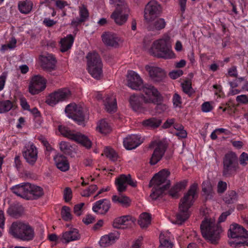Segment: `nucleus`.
Listing matches in <instances>:
<instances>
[{
	"mask_svg": "<svg viewBox=\"0 0 248 248\" xmlns=\"http://www.w3.org/2000/svg\"><path fill=\"white\" fill-rule=\"evenodd\" d=\"M198 184L191 185L184 197L180 200L179 204V211L176 215L175 223L182 225L190 217L189 208L193 205L197 197Z\"/></svg>",
	"mask_w": 248,
	"mask_h": 248,
	"instance_id": "1",
	"label": "nucleus"
},
{
	"mask_svg": "<svg viewBox=\"0 0 248 248\" xmlns=\"http://www.w3.org/2000/svg\"><path fill=\"white\" fill-rule=\"evenodd\" d=\"M170 175V171L163 169L155 173L150 180L149 186L152 189L150 197L153 200L161 198L166 194L165 191L170 186V181L168 179Z\"/></svg>",
	"mask_w": 248,
	"mask_h": 248,
	"instance_id": "2",
	"label": "nucleus"
},
{
	"mask_svg": "<svg viewBox=\"0 0 248 248\" xmlns=\"http://www.w3.org/2000/svg\"><path fill=\"white\" fill-rule=\"evenodd\" d=\"M202 236L211 243L216 244L220 238L222 232L221 226L211 219L205 218L200 225Z\"/></svg>",
	"mask_w": 248,
	"mask_h": 248,
	"instance_id": "3",
	"label": "nucleus"
},
{
	"mask_svg": "<svg viewBox=\"0 0 248 248\" xmlns=\"http://www.w3.org/2000/svg\"><path fill=\"white\" fill-rule=\"evenodd\" d=\"M9 233L14 238L29 241L34 237V230L29 223L17 221L14 222L9 229Z\"/></svg>",
	"mask_w": 248,
	"mask_h": 248,
	"instance_id": "4",
	"label": "nucleus"
},
{
	"mask_svg": "<svg viewBox=\"0 0 248 248\" xmlns=\"http://www.w3.org/2000/svg\"><path fill=\"white\" fill-rule=\"evenodd\" d=\"M143 93L148 95L145 98V103H153L156 104L155 107L156 112L161 113L167 108L166 105L162 104L163 97L156 88L151 85H146L143 88Z\"/></svg>",
	"mask_w": 248,
	"mask_h": 248,
	"instance_id": "5",
	"label": "nucleus"
},
{
	"mask_svg": "<svg viewBox=\"0 0 248 248\" xmlns=\"http://www.w3.org/2000/svg\"><path fill=\"white\" fill-rule=\"evenodd\" d=\"M167 39H160L154 42L149 52L151 55L159 58H171L173 54Z\"/></svg>",
	"mask_w": 248,
	"mask_h": 248,
	"instance_id": "6",
	"label": "nucleus"
},
{
	"mask_svg": "<svg viewBox=\"0 0 248 248\" xmlns=\"http://www.w3.org/2000/svg\"><path fill=\"white\" fill-rule=\"evenodd\" d=\"M239 169V160L236 154L232 152L227 153L223 158L222 175L230 177L234 175Z\"/></svg>",
	"mask_w": 248,
	"mask_h": 248,
	"instance_id": "7",
	"label": "nucleus"
},
{
	"mask_svg": "<svg viewBox=\"0 0 248 248\" xmlns=\"http://www.w3.org/2000/svg\"><path fill=\"white\" fill-rule=\"evenodd\" d=\"M58 129L63 136L80 144L87 149L91 148L92 142L87 136L80 132L72 131L69 128L62 125H59Z\"/></svg>",
	"mask_w": 248,
	"mask_h": 248,
	"instance_id": "8",
	"label": "nucleus"
},
{
	"mask_svg": "<svg viewBox=\"0 0 248 248\" xmlns=\"http://www.w3.org/2000/svg\"><path fill=\"white\" fill-rule=\"evenodd\" d=\"M89 73L92 76L98 79L102 75L103 64L98 53H89L86 56Z\"/></svg>",
	"mask_w": 248,
	"mask_h": 248,
	"instance_id": "9",
	"label": "nucleus"
},
{
	"mask_svg": "<svg viewBox=\"0 0 248 248\" xmlns=\"http://www.w3.org/2000/svg\"><path fill=\"white\" fill-rule=\"evenodd\" d=\"M162 13L161 5L155 0H151L145 6L144 18L147 23L154 21Z\"/></svg>",
	"mask_w": 248,
	"mask_h": 248,
	"instance_id": "10",
	"label": "nucleus"
},
{
	"mask_svg": "<svg viewBox=\"0 0 248 248\" xmlns=\"http://www.w3.org/2000/svg\"><path fill=\"white\" fill-rule=\"evenodd\" d=\"M71 96V92L67 88H62L51 93L46 99L45 102L53 107L59 102L68 100Z\"/></svg>",
	"mask_w": 248,
	"mask_h": 248,
	"instance_id": "11",
	"label": "nucleus"
},
{
	"mask_svg": "<svg viewBox=\"0 0 248 248\" xmlns=\"http://www.w3.org/2000/svg\"><path fill=\"white\" fill-rule=\"evenodd\" d=\"M65 112L69 118L73 119L78 124H84L85 115L83 108L80 106H78L75 103H71L66 107Z\"/></svg>",
	"mask_w": 248,
	"mask_h": 248,
	"instance_id": "12",
	"label": "nucleus"
},
{
	"mask_svg": "<svg viewBox=\"0 0 248 248\" xmlns=\"http://www.w3.org/2000/svg\"><path fill=\"white\" fill-rule=\"evenodd\" d=\"M150 148L155 147L150 160V164L155 165L162 158L167 149V146L162 141L153 142L150 145Z\"/></svg>",
	"mask_w": 248,
	"mask_h": 248,
	"instance_id": "13",
	"label": "nucleus"
},
{
	"mask_svg": "<svg viewBox=\"0 0 248 248\" xmlns=\"http://www.w3.org/2000/svg\"><path fill=\"white\" fill-rule=\"evenodd\" d=\"M46 80L40 75L34 76L30 81L29 91L32 95L38 94L46 88Z\"/></svg>",
	"mask_w": 248,
	"mask_h": 248,
	"instance_id": "14",
	"label": "nucleus"
},
{
	"mask_svg": "<svg viewBox=\"0 0 248 248\" xmlns=\"http://www.w3.org/2000/svg\"><path fill=\"white\" fill-rule=\"evenodd\" d=\"M145 69L148 72L151 80L154 83L163 82L166 78V73L164 70L156 66L146 65Z\"/></svg>",
	"mask_w": 248,
	"mask_h": 248,
	"instance_id": "15",
	"label": "nucleus"
},
{
	"mask_svg": "<svg viewBox=\"0 0 248 248\" xmlns=\"http://www.w3.org/2000/svg\"><path fill=\"white\" fill-rule=\"evenodd\" d=\"M136 221V218L131 216H123L114 220L113 227L117 229L131 228L135 224Z\"/></svg>",
	"mask_w": 248,
	"mask_h": 248,
	"instance_id": "16",
	"label": "nucleus"
},
{
	"mask_svg": "<svg viewBox=\"0 0 248 248\" xmlns=\"http://www.w3.org/2000/svg\"><path fill=\"white\" fill-rule=\"evenodd\" d=\"M41 68L45 71L50 73L55 70L57 60L55 57L49 54L41 55L39 58Z\"/></svg>",
	"mask_w": 248,
	"mask_h": 248,
	"instance_id": "17",
	"label": "nucleus"
},
{
	"mask_svg": "<svg viewBox=\"0 0 248 248\" xmlns=\"http://www.w3.org/2000/svg\"><path fill=\"white\" fill-rule=\"evenodd\" d=\"M228 236L229 237L241 240L243 238H248V232L242 226L234 223L230 226Z\"/></svg>",
	"mask_w": 248,
	"mask_h": 248,
	"instance_id": "18",
	"label": "nucleus"
},
{
	"mask_svg": "<svg viewBox=\"0 0 248 248\" xmlns=\"http://www.w3.org/2000/svg\"><path fill=\"white\" fill-rule=\"evenodd\" d=\"M125 183L133 187L137 186V182L134 181L130 174L127 175L125 174H121L116 179L115 184L117 186V189L119 192H123L126 189V186L124 185Z\"/></svg>",
	"mask_w": 248,
	"mask_h": 248,
	"instance_id": "19",
	"label": "nucleus"
},
{
	"mask_svg": "<svg viewBox=\"0 0 248 248\" xmlns=\"http://www.w3.org/2000/svg\"><path fill=\"white\" fill-rule=\"evenodd\" d=\"M127 86L133 90H138L145 86H142L143 81L135 72L130 71L127 76Z\"/></svg>",
	"mask_w": 248,
	"mask_h": 248,
	"instance_id": "20",
	"label": "nucleus"
},
{
	"mask_svg": "<svg viewBox=\"0 0 248 248\" xmlns=\"http://www.w3.org/2000/svg\"><path fill=\"white\" fill-rule=\"evenodd\" d=\"M111 207L110 201L104 199L96 202L92 208L93 211L98 214L105 215L109 210Z\"/></svg>",
	"mask_w": 248,
	"mask_h": 248,
	"instance_id": "21",
	"label": "nucleus"
},
{
	"mask_svg": "<svg viewBox=\"0 0 248 248\" xmlns=\"http://www.w3.org/2000/svg\"><path fill=\"white\" fill-rule=\"evenodd\" d=\"M102 39L103 43L108 46H111L114 48L118 47L119 43L121 42V39L117 34L107 32L102 35Z\"/></svg>",
	"mask_w": 248,
	"mask_h": 248,
	"instance_id": "22",
	"label": "nucleus"
},
{
	"mask_svg": "<svg viewBox=\"0 0 248 248\" xmlns=\"http://www.w3.org/2000/svg\"><path fill=\"white\" fill-rule=\"evenodd\" d=\"M148 95L144 93L141 96L133 94L130 97L129 103L132 109L135 111H140L143 109V101L145 102V98Z\"/></svg>",
	"mask_w": 248,
	"mask_h": 248,
	"instance_id": "23",
	"label": "nucleus"
},
{
	"mask_svg": "<svg viewBox=\"0 0 248 248\" xmlns=\"http://www.w3.org/2000/svg\"><path fill=\"white\" fill-rule=\"evenodd\" d=\"M30 187V183H22L13 186L11 189L17 196L28 200Z\"/></svg>",
	"mask_w": 248,
	"mask_h": 248,
	"instance_id": "24",
	"label": "nucleus"
},
{
	"mask_svg": "<svg viewBox=\"0 0 248 248\" xmlns=\"http://www.w3.org/2000/svg\"><path fill=\"white\" fill-rule=\"evenodd\" d=\"M37 150L36 147L32 143L23 152V155L27 162L30 165H34L37 159Z\"/></svg>",
	"mask_w": 248,
	"mask_h": 248,
	"instance_id": "25",
	"label": "nucleus"
},
{
	"mask_svg": "<svg viewBox=\"0 0 248 248\" xmlns=\"http://www.w3.org/2000/svg\"><path fill=\"white\" fill-rule=\"evenodd\" d=\"M142 140L139 135H131L124 139L123 143L127 150H132L139 146Z\"/></svg>",
	"mask_w": 248,
	"mask_h": 248,
	"instance_id": "26",
	"label": "nucleus"
},
{
	"mask_svg": "<svg viewBox=\"0 0 248 248\" xmlns=\"http://www.w3.org/2000/svg\"><path fill=\"white\" fill-rule=\"evenodd\" d=\"M53 159L57 168L62 171L65 172L69 170L70 165L66 156L60 154H57Z\"/></svg>",
	"mask_w": 248,
	"mask_h": 248,
	"instance_id": "27",
	"label": "nucleus"
},
{
	"mask_svg": "<svg viewBox=\"0 0 248 248\" xmlns=\"http://www.w3.org/2000/svg\"><path fill=\"white\" fill-rule=\"evenodd\" d=\"M119 236L120 234L116 231L105 235L101 238L99 241L100 245L103 247H107L113 244L116 240L118 239Z\"/></svg>",
	"mask_w": 248,
	"mask_h": 248,
	"instance_id": "28",
	"label": "nucleus"
},
{
	"mask_svg": "<svg viewBox=\"0 0 248 248\" xmlns=\"http://www.w3.org/2000/svg\"><path fill=\"white\" fill-rule=\"evenodd\" d=\"M80 238V235L78 230L75 228L71 229L69 231L62 233V242L68 243L73 241L78 240Z\"/></svg>",
	"mask_w": 248,
	"mask_h": 248,
	"instance_id": "29",
	"label": "nucleus"
},
{
	"mask_svg": "<svg viewBox=\"0 0 248 248\" xmlns=\"http://www.w3.org/2000/svg\"><path fill=\"white\" fill-rule=\"evenodd\" d=\"M79 15L80 18L77 17L76 19H74L72 20L71 25L72 26L77 27L81 23L88 19L89 14L88 10L84 5L79 8Z\"/></svg>",
	"mask_w": 248,
	"mask_h": 248,
	"instance_id": "30",
	"label": "nucleus"
},
{
	"mask_svg": "<svg viewBox=\"0 0 248 248\" xmlns=\"http://www.w3.org/2000/svg\"><path fill=\"white\" fill-rule=\"evenodd\" d=\"M187 183L186 180L177 183L168 191V194L173 199H178L180 196L179 192L186 188Z\"/></svg>",
	"mask_w": 248,
	"mask_h": 248,
	"instance_id": "31",
	"label": "nucleus"
},
{
	"mask_svg": "<svg viewBox=\"0 0 248 248\" xmlns=\"http://www.w3.org/2000/svg\"><path fill=\"white\" fill-rule=\"evenodd\" d=\"M105 109L107 112L111 113L117 110L116 99L112 95H107L103 100Z\"/></svg>",
	"mask_w": 248,
	"mask_h": 248,
	"instance_id": "32",
	"label": "nucleus"
},
{
	"mask_svg": "<svg viewBox=\"0 0 248 248\" xmlns=\"http://www.w3.org/2000/svg\"><path fill=\"white\" fill-rule=\"evenodd\" d=\"M202 192L205 196L206 200H211L213 198L215 192L213 190V186L209 180L204 181L202 183Z\"/></svg>",
	"mask_w": 248,
	"mask_h": 248,
	"instance_id": "33",
	"label": "nucleus"
},
{
	"mask_svg": "<svg viewBox=\"0 0 248 248\" xmlns=\"http://www.w3.org/2000/svg\"><path fill=\"white\" fill-rule=\"evenodd\" d=\"M44 195V190L42 187L31 184L28 200H37Z\"/></svg>",
	"mask_w": 248,
	"mask_h": 248,
	"instance_id": "34",
	"label": "nucleus"
},
{
	"mask_svg": "<svg viewBox=\"0 0 248 248\" xmlns=\"http://www.w3.org/2000/svg\"><path fill=\"white\" fill-rule=\"evenodd\" d=\"M24 212L23 207L19 204L11 205L7 210L8 215L14 218H17L22 216Z\"/></svg>",
	"mask_w": 248,
	"mask_h": 248,
	"instance_id": "35",
	"label": "nucleus"
},
{
	"mask_svg": "<svg viewBox=\"0 0 248 248\" xmlns=\"http://www.w3.org/2000/svg\"><path fill=\"white\" fill-rule=\"evenodd\" d=\"M74 38L72 34L61 39L60 41L61 51L64 52L70 49L74 42Z\"/></svg>",
	"mask_w": 248,
	"mask_h": 248,
	"instance_id": "36",
	"label": "nucleus"
},
{
	"mask_svg": "<svg viewBox=\"0 0 248 248\" xmlns=\"http://www.w3.org/2000/svg\"><path fill=\"white\" fill-rule=\"evenodd\" d=\"M147 29L149 31H160L165 28L166 22L164 18H159L154 22L148 23Z\"/></svg>",
	"mask_w": 248,
	"mask_h": 248,
	"instance_id": "37",
	"label": "nucleus"
},
{
	"mask_svg": "<svg viewBox=\"0 0 248 248\" xmlns=\"http://www.w3.org/2000/svg\"><path fill=\"white\" fill-rule=\"evenodd\" d=\"M161 123V119L156 117H151L142 122L143 126L153 129L158 127Z\"/></svg>",
	"mask_w": 248,
	"mask_h": 248,
	"instance_id": "38",
	"label": "nucleus"
},
{
	"mask_svg": "<svg viewBox=\"0 0 248 248\" xmlns=\"http://www.w3.org/2000/svg\"><path fill=\"white\" fill-rule=\"evenodd\" d=\"M238 194L234 190H229L224 195L223 200L226 204H232L238 200Z\"/></svg>",
	"mask_w": 248,
	"mask_h": 248,
	"instance_id": "39",
	"label": "nucleus"
},
{
	"mask_svg": "<svg viewBox=\"0 0 248 248\" xmlns=\"http://www.w3.org/2000/svg\"><path fill=\"white\" fill-rule=\"evenodd\" d=\"M33 4L30 0L20 1L18 2V7L19 11L23 14L29 13L32 8Z\"/></svg>",
	"mask_w": 248,
	"mask_h": 248,
	"instance_id": "40",
	"label": "nucleus"
},
{
	"mask_svg": "<svg viewBox=\"0 0 248 248\" xmlns=\"http://www.w3.org/2000/svg\"><path fill=\"white\" fill-rule=\"evenodd\" d=\"M151 221V216L149 213L144 212L140 216L138 224L142 228H147Z\"/></svg>",
	"mask_w": 248,
	"mask_h": 248,
	"instance_id": "41",
	"label": "nucleus"
},
{
	"mask_svg": "<svg viewBox=\"0 0 248 248\" xmlns=\"http://www.w3.org/2000/svg\"><path fill=\"white\" fill-rule=\"evenodd\" d=\"M128 14L123 15L117 14L116 12H113L110 17L113 19L115 23L118 25H122L127 20Z\"/></svg>",
	"mask_w": 248,
	"mask_h": 248,
	"instance_id": "42",
	"label": "nucleus"
},
{
	"mask_svg": "<svg viewBox=\"0 0 248 248\" xmlns=\"http://www.w3.org/2000/svg\"><path fill=\"white\" fill-rule=\"evenodd\" d=\"M115 10L113 12H116L117 14L123 15L128 14L129 13V9L126 3L124 0L117 3Z\"/></svg>",
	"mask_w": 248,
	"mask_h": 248,
	"instance_id": "43",
	"label": "nucleus"
},
{
	"mask_svg": "<svg viewBox=\"0 0 248 248\" xmlns=\"http://www.w3.org/2000/svg\"><path fill=\"white\" fill-rule=\"evenodd\" d=\"M229 244L234 248H248V238L235 239L234 241H230Z\"/></svg>",
	"mask_w": 248,
	"mask_h": 248,
	"instance_id": "44",
	"label": "nucleus"
},
{
	"mask_svg": "<svg viewBox=\"0 0 248 248\" xmlns=\"http://www.w3.org/2000/svg\"><path fill=\"white\" fill-rule=\"evenodd\" d=\"M113 202L121 203L123 206L127 207L130 205L131 201L129 198L125 196L119 197L116 195H113L112 197Z\"/></svg>",
	"mask_w": 248,
	"mask_h": 248,
	"instance_id": "45",
	"label": "nucleus"
},
{
	"mask_svg": "<svg viewBox=\"0 0 248 248\" xmlns=\"http://www.w3.org/2000/svg\"><path fill=\"white\" fill-rule=\"evenodd\" d=\"M13 103L9 100L0 101V113H3L10 111L14 108Z\"/></svg>",
	"mask_w": 248,
	"mask_h": 248,
	"instance_id": "46",
	"label": "nucleus"
},
{
	"mask_svg": "<svg viewBox=\"0 0 248 248\" xmlns=\"http://www.w3.org/2000/svg\"><path fill=\"white\" fill-rule=\"evenodd\" d=\"M62 218L66 221H70L72 218L71 214V209L70 207L67 206H63L61 210V212Z\"/></svg>",
	"mask_w": 248,
	"mask_h": 248,
	"instance_id": "47",
	"label": "nucleus"
},
{
	"mask_svg": "<svg viewBox=\"0 0 248 248\" xmlns=\"http://www.w3.org/2000/svg\"><path fill=\"white\" fill-rule=\"evenodd\" d=\"M96 128L100 133L104 134H107L111 131L108 124L104 120L100 121L99 125Z\"/></svg>",
	"mask_w": 248,
	"mask_h": 248,
	"instance_id": "48",
	"label": "nucleus"
},
{
	"mask_svg": "<svg viewBox=\"0 0 248 248\" xmlns=\"http://www.w3.org/2000/svg\"><path fill=\"white\" fill-rule=\"evenodd\" d=\"M104 154L110 160L115 161L117 159L118 155L115 150L108 147H106L104 150Z\"/></svg>",
	"mask_w": 248,
	"mask_h": 248,
	"instance_id": "49",
	"label": "nucleus"
},
{
	"mask_svg": "<svg viewBox=\"0 0 248 248\" xmlns=\"http://www.w3.org/2000/svg\"><path fill=\"white\" fill-rule=\"evenodd\" d=\"M183 91L189 96L193 93L191 82L186 80L181 84Z\"/></svg>",
	"mask_w": 248,
	"mask_h": 248,
	"instance_id": "50",
	"label": "nucleus"
},
{
	"mask_svg": "<svg viewBox=\"0 0 248 248\" xmlns=\"http://www.w3.org/2000/svg\"><path fill=\"white\" fill-rule=\"evenodd\" d=\"M235 206L233 205L229 209L228 211L222 213L218 218V223L224 222L226 220L227 217L233 212Z\"/></svg>",
	"mask_w": 248,
	"mask_h": 248,
	"instance_id": "51",
	"label": "nucleus"
},
{
	"mask_svg": "<svg viewBox=\"0 0 248 248\" xmlns=\"http://www.w3.org/2000/svg\"><path fill=\"white\" fill-rule=\"evenodd\" d=\"M72 198V192L69 187H66L64 190L63 199L66 202H69Z\"/></svg>",
	"mask_w": 248,
	"mask_h": 248,
	"instance_id": "52",
	"label": "nucleus"
},
{
	"mask_svg": "<svg viewBox=\"0 0 248 248\" xmlns=\"http://www.w3.org/2000/svg\"><path fill=\"white\" fill-rule=\"evenodd\" d=\"M159 248H172L173 243L168 239H161L160 240Z\"/></svg>",
	"mask_w": 248,
	"mask_h": 248,
	"instance_id": "53",
	"label": "nucleus"
},
{
	"mask_svg": "<svg viewBox=\"0 0 248 248\" xmlns=\"http://www.w3.org/2000/svg\"><path fill=\"white\" fill-rule=\"evenodd\" d=\"M240 164L243 166H245L248 164V154L245 152H243L239 157L238 159Z\"/></svg>",
	"mask_w": 248,
	"mask_h": 248,
	"instance_id": "54",
	"label": "nucleus"
},
{
	"mask_svg": "<svg viewBox=\"0 0 248 248\" xmlns=\"http://www.w3.org/2000/svg\"><path fill=\"white\" fill-rule=\"evenodd\" d=\"M183 74V71L182 70L179 69L170 72L169 75L171 78L175 79L180 77Z\"/></svg>",
	"mask_w": 248,
	"mask_h": 248,
	"instance_id": "55",
	"label": "nucleus"
},
{
	"mask_svg": "<svg viewBox=\"0 0 248 248\" xmlns=\"http://www.w3.org/2000/svg\"><path fill=\"white\" fill-rule=\"evenodd\" d=\"M227 189V183L225 182L220 181L217 184V192L223 193Z\"/></svg>",
	"mask_w": 248,
	"mask_h": 248,
	"instance_id": "56",
	"label": "nucleus"
},
{
	"mask_svg": "<svg viewBox=\"0 0 248 248\" xmlns=\"http://www.w3.org/2000/svg\"><path fill=\"white\" fill-rule=\"evenodd\" d=\"M172 101L174 106L178 107L182 104L181 97L177 93H175L173 96Z\"/></svg>",
	"mask_w": 248,
	"mask_h": 248,
	"instance_id": "57",
	"label": "nucleus"
},
{
	"mask_svg": "<svg viewBox=\"0 0 248 248\" xmlns=\"http://www.w3.org/2000/svg\"><path fill=\"white\" fill-rule=\"evenodd\" d=\"M95 221V217L91 214H88L82 219V221L86 224L89 225Z\"/></svg>",
	"mask_w": 248,
	"mask_h": 248,
	"instance_id": "58",
	"label": "nucleus"
},
{
	"mask_svg": "<svg viewBox=\"0 0 248 248\" xmlns=\"http://www.w3.org/2000/svg\"><path fill=\"white\" fill-rule=\"evenodd\" d=\"M84 205L83 202L75 205L74 207V213L77 216H80L81 215V209Z\"/></svg>",
	"mask_w": 248,
	"mask_h": 248,
	"instance_id": "59",
	"label": "nucleus"
},
{
	"mask_svg": "<svg viewBox=\"0 0 248 248\" xmlns=\"http://www.w3.org/2000/svg\"><path fill=\"white\" fill-rule=\"evenodd\" d=\"M20 104L24 110H30V105L28 104L25 97H22L20 98Z\"/></svg>",
	"mask_w": 248,
	"mask_h": 248,
	"instance_id": "60",
	"label": "nucleus"
},
{
	"mask_svg": "<svg viewBox=\"0 0 248 248\" xmlns=\"http://www.w3.org/2000/svg\"><path fill=\"white\" fill-rule=\"evenodd\" d=\"M213 109V107L209 102H205L202 105V110L205 112H208Z\"/></svg>",
	"mask_w": 248,
	"mask_h": 248,
	"instance_id": "61",
	"label": "nucleus"
},
{
	"mask_svg": "<svg viewBox=\"0 0 248 248\" xmlns=\"http://www.w3.org/2000/svg\"><path fill=\"white\" fill-rule=\"evenodd\" d=\"M16 39L15 37H12L9 43H8L7 45H2V47L3 49H4V47H8L11 49L14 48L16 46Z\"/></svg>",
	"mask_w": 248,
	"mask_h": 248,
	"instance_id": "62",
	"label": "nucleus"
},
{
	"mask_svg": "<svg viewBox=\"0 0 248 248\" xmlns=\"http://www.w3.org/2000/svg\"><path fill=\"white\" fill-rule=\"evenodd\" d=\"M236 101L239 103L247 104L248 103V97L246 95H240L236 97Z\"/></svg>",
	"mask_w": 248,
	"mask_h": 248,
	"instance_id": "63",
	"label": "nucleus"
},
{
	"mask_svg": "<svg viewBox=\"0 0 248 248\" xmlns=\"http://www.w3.org/2000/svg\"><path fill=\"white\" fill-rule=\"evenodd\" d=\"M55 4L56 6L60 9H62L65 6L68 5L67 1L61 0H57Z\"/></svg>",
	"mask_w": 248,
	"mask_h": 248,
	"instance_id": "64",
	"label": "nucleus"
}]
</instances>
